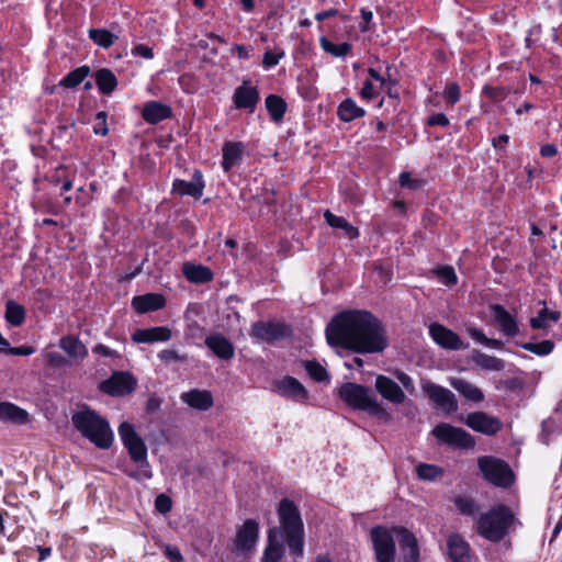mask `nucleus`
I'll list each match as a JSON object with an SVG mask.
<instances>
[{"instance_id":"nucleus-14","label":"nucleus","mask_w":562,"mask_h":562,"mask_svg":"<svg viewBox=\"0 0 562 562\" xmlns=\"http://www.w3.org/2000/svg\"><path fill=\"white\" fill-rule=\"evenodd\" d=\"M273 392L294 402H303L307 398V391L304 385L290 375L276 381L273 383Z\"/></svg>"},{"instance_id":"nucleus-48","label":"nucleus","mask_w":562,"mask_h":562,"mask_svg":"<svg viewBox=\"0 0 562 562\" xmlns=\"http://www.w3.org/2000/svg\"><path fill=\"white\" fill-rule=\"evenodd\" d=\"M440 283L445 285H454L458 282V277L454 269L450 266H443L435 271Z\"/></svg>"},{"instance_id":"nucleus-38","label":"nucleus","mask_w":562,"mask_h":562,"mask_svg":"<svg viewBox=\"0 0 562 562\" xmlns=\"http://www.w3.org/2000/svg\"><path fill=\"white\" fill-rule=\"evenodd\" d=\"M5 321L14 326H21L25 319V308L13 300L5 303Z\"/></svg>"},{"instance_id":"nucleus-32","label":"nucleus","mask_w":562,"mask_h":562,"mask_svg":"<svg viewBox=\"0 0 562 562\" xmlns=\"http://www.w3.org/2000/svg\"><path fill=\"white\" fill-rule=\"evenodd\" d=\"M58 346L71 358L83 359L88 355L86 346L72 335L61 337Z\"/></svg>"},{"instance_id":"nucleus-44","label":"nucleus","mask_w":562,"mask_h":562,"mask_svg":"<svg viewBox=\"0 0 562 562\" xmlns=\"http://www.w3.org/2000/svg\"><path fill=\"white\" fill-rule=\"evenodd\" d=\"M304 368L308 375L316 382H323L328 380V373L326 369L315 360L305 361Z\"/></svg>"},{"instance_id":"nucleus-37","label":"nucleus","mask_w":562,"mask_h":562,"mask_svg":"<svg viewBox=\"0 0 562 562\" xmlns=\"http://www.w3.org/2000/svg\"><path fill=\"white\" fill-rule=\"evenodd\" d=\"M561 317L558 311H549L547 307L541 308L537 316L530 319V326L533 329H547L551 323H557Z\"/></svg>"},{"instance_id":"nucleus-42","label":"nucleus","mask_w":562,"mask_h":562,"mask_svg":"<svg viewBox=\"0 0 562 562\" xmlns=\"http://www.w3.org/2000/svg\"><path fill=\"white\" fill-rule=\"evenodd\" d=\"M519 346L524 350L530 351L540 357L550 355L554 349V342L549 339L542 340L540 342H522Z\"/></svg>"},{"instance_id":"nucleus-40","label":"nucleus","mask_w":562,"mask_h":562,"mask_svg":"<svg viewBox=\"0 0 562 562\" xmlns=\"http://www.w3.org/2000/svg\"><path fill=\"white\" fill-rule=\"evenodd\" d=\"M90 68L88 66H80L74 70H71L69 74H67L60 81L59 86L65 88H76L79 86L86 77L89 75Z\"/></svg>"},{"instance_id":"nucleus-25","label":"nucleus","mask_w":562,"mask_h":562,"mask_svg":"<svg viewBox=\"0 0 562 562\" xmlns=\"http://www.w3.org/2000/svg\"><path fill=\"white\" fill-rule=\"evenodd\" d=\"M180 398L190 407L199 411H207L213 406V396L211 392L206 390H191L182 393Z\"/></svg>"},{"instance_id":"nucleus-17","label":"nucleus","mask_w":562,"mask_h":562,"mask_svg":"<svg viewBox=\"0 0 562 562\" xmlns=\"http://www.w3.org/2000/svg\"><path fill=\"white\" fill-rule=\"evenodd\" d=\"M259 536V525L254 519H247L238 529L235 548L238 552H247L255 548Z\"/></svg>"},{"instance_id":"nucleus-36","label":"nucleus","mask_w":562,"mask_h":562,"mask_svg":"<svg viewBox=\"0 0 562 562\" xmlns=\"http://www.w3.org/2000/svg\"><path fill=\"white\" fill-rule=\"evenodd\" d=\"M265 104L273 122L282 121L286 111V103L281 97L269 94L266 98Z\"/></svg>"},{"instance_id":"nucleus-50","label":"nucleus","mask_w":562,"mask_h":562,"mask_svg":"<svg viewBox=\"0 0 562 562\" xmlns=\"http://www.w3.org/2000/svg\"><path fill=\"white\" fill-rule=\"evenodd\" d=\"M158 358L165 363L171 362H183L187 360V356L180 355L173 349H164L158 353Z\"/></svg>"},{"instance_id":"nucleus-63","label":"nucleus","mask_w":562,"mask_h":562,"mask_svg":"<svg viewBox=\"0 0 562 562\" xmlns=\"http://www.w3.org/2000/svg\"><path fill=\"white\" fill-rule=\"evenodd\" d=\"M361 18H362L363 22L360 23V30L362 32H367L369 30L368 24L372 21L373 14H372L371 11L362 9L361 10Z\"/></svg>"},{"instance_id":"nucleus-43","label":"nucleus","mask_w":562,"mask_h":562,"mask_svg":"<svg viewBox=\"0 0 562 562\" xmlns=\"http://www.w3.org/2000/svg\"><path fill=\"white\" fill-rule=\"evenodd\" d=\"M457 509L464 516H475L479 512V505L469 496H458L454 499Z\"/></svg>"},{"instance_id":"nucleus-12","label":"nucleus","mask_w":562,"mask_h":562,"mask_svg":"<svg viewBox=\"0 0 562 562\" xmlns=\"http://www.w3.org/2000/svg\"><path fill=\"white\" fill-rule=\"evenodd\" d=\"M290 334V327L281 322H256L250 330L251 337L267 342L282 339Z\"/></svg>"},{"instance_id":"nucleus-1","label":"nucleus","mask_w":562,"mask_h":562,"mask_svg":"<svg viewBox=\"0 0 562 562\" xmlns=\"http://www.w3.org/2000/svg\"><path fill=\"white\" fill-rule=\"evenodd\" d=\"M330 346L342 347L357 353H380L389 346L382 322L368 311H345L333 317L326 327Z\"/></svg>"},{"instance_id":"nucleus-19","label":"nucleus","mask_w":562,"mask_h":562,"mask_svg":"<svg viewBox=\"0 0 562 562\" xmlns=\"http://www.w3.org/2000/svg\"><path fill=\"white\" fill-rule=\"evenodd\" d=\"M248 83V81H244L241 86L235 89L233 102L236 109H245L252 113L259 101V92L256 87Z\"/></svg>"},{"instance_id":"nucleus-64","label":"nucleus","mask_w":562,"mask_h":562,"mask_svg":"<svg viewBox=\"0 0 562 562\" xmlns=\"http://www.w3.org/2000/svg\"><path fill=\"white\" fill-rule=\"evenodd\" d=\"M166 554L171 561L180 562L182 560V555L176 547L168 546L166 548Z\"/></svg>"},{"instance_id":"nucleus-6","label":"nucleus","mask_w":562,"mask_h":562,"mask_svg":"<svg viewBox=\"0 0 562 562\" xmlns=\"http://www.w3.org/2000/svg\"><path fill=\"white\" fill-rule=\"evenodd\" d=\"M340 398L355 409L366 411L370 415L389 419L390 414L370 390L361 384L347 382L339 389Z\"/></svg>"},{"instance_id":"nucleus-29","label":"nucleus","mask_w":562,"mask_h":562,"mask_svg":"<svg viewBox=\"0 0 562 562\" xmlns=\"http://www.w3.org/2000/svg\"><path fill=\"white\" fill-rule=\"evenodd\" d=\"M182 273L192 283H206L213 280L212 271L202 265L186 262L182 266Z\"/></svg>"},{"instance_id":"nucleus-51","label":"nucleus","mask_w":562,"mask_h":562,"mask_svg":"<svg viewBox=\"0 0 562 562\" xmlns=\"http://www.w3.org/2000/svg\"><path fill=\"white\" fill-rule=\"evenodd\" d=\"M93 132L97 135L105 136L109 132L106 125V113L101 111L95 114Z\"/></svg>"},{"instance_id":"nucleus-22","label":"nucleus","mask_w":562,"mask_h":562,"mask_svg":"<svg viewBox=\"0 0 562 562\" xmlns=\"http://www.w3.org/2000/svg\"><path fill=\"white\" fill-rule=\"evenodd\" d=\"M204 344L222 360H231L235 355L234 345L223 334L216 333L207 336Z\"/></svg>"},{"instance_id":"nucleus-41","label":"nucleus","mask_w":562,"mask_h":562,"mask_svg":"<svg viewBox=\"0 0 562 562\" xmlns=\"http://www.w3.org/2000/svg\"><path fill=\"white\" fill-rule=\"evenodd\" d=\"M319 45L324 52L330 54L334 57H344L349 54L352 48V46L347 42L336 45L325 36L319 38Z\"/></svg>"},{"instance_id":"nucleus-24","label":"nucleus","mask_w":562,"mask_h":562,"mask_svg":"<svg viewBox=\"0 0 562 562\" xmlns=\"http://www.w3.org/2000/svg\"><path fill=\"white\" fill-rule=\"evenodd\" d=\"M493 316L498 324L501 331L509 337H514L519 333L516 318L502 305H492Z\"/></svg>"},{"instance_id":"nucleus-39","label":"nucleus","mask_w":562,"mask_h":562,"mask_svg":"<svg viewBox=\"0 0 562 562\" xmlns=\"http://www.w3.org/2000/svg\"><path fill=\"white\" fill-rule=\"evenodd\" d=\"M89 38L97 45L103 48L111 47L114 42L119 38L117 35L105 29H90Z\"/></svg>"},{"instance_id":"nucleus-53","label":"nucleus","mask_w":562,"mask_h":562,"mask_svg":"<svg viewBox=\"0 0 562 562\" xmlns=\"http://www.w3.org/2000/svg\"><path fill=\"white\" fill-rule=\"evenodd\" d=\"M44 358H45V362L49 367L59 368V367H63V366H65L67 363L66 358L61 353L55 352V351L46 352L44 355Z\"/></svg>"},{"instance_id":"nucleus-55","label":"nucleus","mask_w":562,"mask_h":562,"mask_svg":"<svg viewBox=\"0 0 562 562\" xmlns=\"http://www.w3.org/2000/svg\"><path fill=\"white\" fill-rule=\"evenodd\" d=\"M132 55L133 56H139L145 59H153L154 58V52L153 48L144 45V44H137L132 48Z\"/></svg>"},{"instance_id":"nucleus-45","label":"nucleus","mask_w":562,"mask_h":562,"mask_svg":"<svg viewBox=\"0 0 562 562\" xmlns=\"http://www.w3.org/2000/svg\"><path fill=\"white\" fill-rule=\"evenodd\" d=\"M482 94L488 98L492 102L498 103L504 101L508 97L509 89L505 87L486 85L482 89Z\"/></svg>"},{"instance_id":"nucleus-54","label":"nucleus","mask_w":562,"mask_h":562,"mask_svg":"<svg viewBox=\"0 0 562 562\" xmlns=\"http://www.w3.org/2000/svg\"><path fill=\"white\" fill-rule=\"evenodd\" d=\"M155 507L161 514H167L171 510L172 502L166 494H159L155 499Z\"/></svg>"},{"instance_id":"nucleus-15","label":"nucleus","mask_w":562,"mask_h":562,"mask_svg":"<svg viewBox=\"0 0 562 562\" xmlns=\"http://www.w3.org/2000/svg\"><path fill=\"white\" fill-rule=\"evenodd\" d=\"M429 335L436 344L445 349L460 350L468 347V345H463L459 335L438 323L429 326Z\"/></svg>"},{"instance_id":"nucleus-5","label":"nucleus","mask_w":562,"mask_h":562,"mask_svg":"<svg viewBox=\"0 0 562 562\" xmlns=\"http://www.w3.org/2000/svg\"><path fill=\"white\" fill-rule=\"evenodd\" d=\"M119 435L131 459L138 464L136 472L130 473V476L137 481L151 479L153 473L147 460V447L133 425L127 422L122 423L119 427Z\"/></svg>"},{"instance_id":"nucleus-31","label":"nucleus","mask_w":562,"mask_h":562,"mask_svg":"<svg viewBox=\"0 0 562 562\" xmlns=\"http://www.w3.org/2000/svg\"><path fill=\"white\" fill-rule=\"evenodd\" d=\"M471 359L477 367L486 371L498 372L505 368V362L502 359L486 355L480 350H473Z\"/></svg>"},{"instance_id":"nucleus-59","label":"nucleus","mask_w":562,"mask_h":562,"mask_svg":"<svg viewBox=\"0 0 562 562\" xmlns=\"http://www.w3.org/2000/svg\"><path fill=\"white\" fill-rule=\"evenodd\" d=\"M467 331L472 339H474L475 341H477L484 346L486 345L488 337H486V335L482 330H480L475 327H470V328H468Z\"/></svg>"},{"instance_id":"nucleus-35","label":"nucleus","mask_w":562,"mask_h":562,"mask_svg":"<svg viewBox=\"0 0 562 562\" xmlns=\"http://www.w3.org/2000/svg\"><path fill=\"white\" fill-rule=\"evenodd\" d=\"M324 218L330 227L342 229L349 238L353 239L359 236L358 229L353 227L345 217L337 216L330 211H326L324 213Z\"/></svg>"},{"instance_id":"nucleus-3","label":"nucleus","mask_w":562,"mask_h":562,"mask_svg":"<svg viewBox=\"0 0 562 562\" xmlns=\"http://www.w3.org/2000/svg\"><path fill=\"white\" fill-rule=\"evenodd\" d=\"M394 536L397 537L400 546L407 550L404 562H418L419 550L415 536L404 527L387 528L375 526L370 530V540L374 550L376 562H395L396 546Z\"/></svg>"},{"instance_id":"nucleus-47","label":"nucleus","mask_w":562,"mask_h":562,"mask_svg":"<svg viewBox=\"0 0 562 562\" xmlns=\"http://www.w3.org/2000/svg\"><path fill=\"white\" fill-rule=\"evenodd\" d=\"M416 473L420 480L432 481L442 474V470L432 464L420 463L416 468Z\"/></svg>"},{"instance_id":"nucleus-4","label":"nucleus","mask_w":562,"mask_h":562,"mask_svg":"<svg viewBox=\"0 0 562 562\" xmlns=\"http://www.w3.org/2000/svg\"><path fill=\"white\" fill-rule=\"evenodd\" d=\"M75 428L100 449H109L113 442V431L106 419L94 411L85 408L71 417Z\"/></svg>"},{"instance_id":"nucleus-20","label":"nucleus","mask_w":562,"mask_h":562,"mask_svg":"<svg viewBox=\"0 0 562 562\" xmlns=\"http://www.w3.org/2000/svg\"><path fill=\"white\" fill-rule=\"evenodd\" d=\"M447 554L451 562H470V544L462 536L452 533L447 539Z\"/></svg>"},{"instance_id":"nucleus-34","label":"nucleus","mask_w":562,"mask_h":562,"mask_svg":"<svg viewBox=\"0 0 562 562\" xmlns=\"http://www.w3.org/2000/svg\"><path fill=\"white\" fill-rule=\"evenodd\" d=\"M94 77L95 85L102 93L110 94L115 90L117 80L111 70L102 68L95 72Z\"/></svg>"},{"instance_id":"nucleus-13","label":"nucleus","mask_w":562,"mask_h":562,"mask_svg":"<svg viewBox=\"0 0 562 562\" xmlns=\"http://www.w3.org/2000/svg\"><path fill=\"white\" fill-rule=\"evenodd\" d=\"M136 386V380L128 372H115L101 383V390L112 396L131 394Z\"/></svg>"},{"instance_id":"nucleus-27","label":"nucleus","mask_w":562,"mask_h":562,"mask_svg":"<svg viewBox=\"0 0 562 562\" xmlns=\"http://www.w3.org/2000/svg\"><path fill=\"white\" fill-rule=\"evenodd\" d=\"M245 146L240 142H226L223 146L222 168L225 172H229L243 157Z\"/></svg>"},{"instance_id":"nucleus-18","label":"nucleus","mask_w":562,"mask_h":562,"mask_svg":"<svg viewBox=\"0 0 562 562\" xmlns=\"http://www.w3.org/2000/svg\"><path fill=\"white\" fill-rule=\"evenodd\" d=\"M204 187L205 183L202 172L194 170L191 181L175 179L172 182V192L181 196L189 195L198 200L202 196Z\"/></svg>"},{"instance_id":"nucleus-11","label":"nucleus","mask_w":562,"mask_h":562,"mask_svg":"<svg viewBox=\"0 0 562 562\" xmlns=\"http://www.w3.org/2000/svg\"><path fill=\"white\" fill-rule=\"evenodd\" d=\"M464 424L472 430L486 436H494L503 428V422L498 417L482 411L468 414Z\"/></svg>"},{"instance_id":"nucleus-26","label":"nucleus","mask_w":562,"mask_h":562,"mask_svg":"<svg viewBox=\"0 0 562 562\" xmlns=\"http://www.w3.org/2000/svg\"><path fill=\"white\" fill-rule=\"evenodd\" d=\"M449 383L456 391H458L465 400L470 402L481 403L485 398L484 393L480 387L464 379L450 378Z\"/></svg>"},{"instance_id":"nucleus-60","label":"nucleus","mask_w":562,"mask_h":562,"mask_svg":"<svg viewBox=\"0 0 562 562\" xmlns=\"http://www.w3.org/2000/svg\"><path fill=\"white\" fill-rule=\"evenodd\" d=\"M361 97L364 98V99H373L376 94V91H375V88L373 86V83L371 81H366L363 83V87L361 89V92H360Z\"/></svg>"},{"instance_id":"nucleus-28","label":"nucleus","mask_w":562,"mask_h":562,"mask_svg":"<svg viewBox=\"0 0 562 562\" xmlns=\"http://www.w3.org/2000/svg\"><path fill=\"white\" fill-rule=\"evenodd\" d=\"M172 112L170 106L157 101L147 102L142 111L143 119L149 124H158L159 122L169 119Z\"/></svg>"},{"instance_id":"nucleus-8","label":"nucleus","mask_w":562,"mask_h":562,"mask_svg":"<svg viewBox=\"0 0 562 562\" xmlns=\"http://www.w3.org/2000/svg\"><path fill=\"white\" fill-rule=\"evenodd\" d=\"M477 465L484 479L495 486L508 487L514 482L512 469L501 459L484 456L479 458Z\"/></svg>"},{"instance_id":"nucleus-58","label":"nucleus","mask_w":562,"mask_h":562,"mask_svg":"<svg viewBox=\"0 0 562 562\" xmlns=\"http://www.w3.org/2000/svg\"><path fill=\"white\" fill-rule=\"evenodd\" d=\"M395 378L400 381V383L403 385V387H405L406 390H413V380L412 378L405 373L404 371H400L397 370L395 373H394Z\"/></svg>"},{"instance_id":"nucleus-61","label":"nucleus","mask_w":562,"mask_h":562,"mask_svg":"<svg viewBox=\"0 0 562 562\" xmlns=\"http://www.w3.org/2000/svg\"><path fill=\"white\" fill-rule=\"evenodd\" d=\"M400 184L404 188H416L417 187V180L412 179L411 175L408 172H402L400 175Z\"/></svg>"},{"instance_id":"nucleus-23","label":"nucleus","mask_w":562,"mask_h":562,"mask_svg":"<svg viewBox=\"0 0 562 562\" xmlns=\"http://www.w3.org/2000/svg\"><path fill=\"white\" fill-rule=\"evenodd\" d=\"M166 299L160 293H147L144 295L134 296L132 300L133 308L139 313L145 314L164 308Z\"/></svg>"},{"instance_id":"nucleus-33","label":"nucleus","mask_w":562,"mask_h":562,"mask_svg":"<svg viewBox=\"0 0 562 562\" xmlns=\"http://www.w3.org/2000/svg\"><path fill=\"white\" fill-rule=\"evenodd\" d=\"M364 109L358 106L350 98L344 100L337 110V115L342 122H351L358 117L364 116Z\"/></svg>"},{"instance_id":"nucleus-57","label":"nucleus","mask_w":562,"mask_h":562,"mask_svg":"<svg viewBox=\"0 0 562 562\" xmlns=\"http://www.w3.org/2000/svg\"><path fill=\"white\" fill-rule=\"evenodd\" d=\"M92 351L97 355L109 357V358H119L120 353L116 350L109 348L103 344H98L93 347Z\"/></svg>"},{"instance_id":"nucleus-30","label":"nucleus","mask_w":562,"mask_h":562,"mask_svg":"<svg viewBox=\"0 0 562 562\" xmlns=\"http://www.w3.org/2000/svg\"><path fill=\"white\" fill-rule=\"evenodd\" d=\"M0 420L12 422L15 424H25L29 420V414L25 409L9 403H0Z\"/></svg>"},{"instance_id":"nucleus-9","label":"nucleus","mask_w":562,"mask_h":562,"mask_svg":"<svg viewBox=\"0 0 562 562\" xmlns=\"http://www.w3.org/2000/svg\"><path fill=\"white\" fill-rule=\"evenodd\" d=\"M441 443L458 449H471L474 447V438L464 429L447 423L438 424L431 431Z\"/></svg>"},{"instance_id":"nucleus-49","label":"nucleus","mask_w":562,"mask_h":562,"mask_svg":"<svg viewBox=\"0 0 562 562\" xmlns=\"http://www.w3.org/2000/svg\"><path fill=\"white\" fill-rule=\"evenodd\" d=\"M443 98L446 101L453 105L460 101L461 90L457 82H451L446 86Z\"/></svg>"},{"instance_id":"nucleus-2","label":"nucleus","mask_w":562,"mask_h":562,"mask_svg":"<svg viewBox=\"0 0 562 562\" xmlns=\"http://www.w3.org/2000/svg\"><path fill=\"white\" fill-rule=\"evenodd\" d=\"M279 527L268 530V543L261 562H280L284 554V546L289 557L297 562L304 555V524L301 513L293 501L283 498L278 506Z\"/></svg>"},{"instance_id":"nucleus-7","label":"nucleus","mask_w":562,"mask_h":562,"mask_svg":"<svg viewBox=\"0 0 562 562\" xmlns=\"http://www.w3.org/2000/svg\"><path fill=\"white\" fill-rule=\"evenodd\" d=\"M514 519V514L508 506L497 505L480 516L477 532L492 542H499L507 535Z\"/></svg>"},{"instance_id":"nucleus-46","label":"nucleus","mask_w":562,"mask_h":562,"mask_svg":"<svg viewBox=\"0 0 562 562\" xmlns=\"http://www.w3.org/2000/svg\"><path fill=\"white\" fill-rule=\"evenodd\" d=\"M284 56L285 52L280 47H274L273 50H266L262 57L263 68L270 69L277 66Z\"/></svg>"},{"instance_id":"nucleus-62","label":"nucleus","mask_w":562,"mask_h":562,"mask_svg":"<svg viewBox=\"0 0 562 562\" xmlns=\"http://www.w3.org/2000/svg\"><path fill=\"white\" fill-rule=\"evenodd\" d=\"M558 154L557 146L553 144H546L540 148V155L546 158L554 157Z\"/></svg>"},{"instance_id":"nucleus-16","label":"nucleus","mask_w":562,"mask_h":562,"mask_svg":"<svg viewBox=\"0 0 562 562\" xmlns=\"http://www.w3.org/2000/svg\"><path fill=\"white\" fill-rule=\"evenodd\" d=\"M374 387L384 400L392 404L400 405L406 400L402 387L386 375L379 374L375 378Z\"/></svg>"},{"instance_id":"nucleus-52","label":"nucleus","mask_w":562,"mask_h":562,"mask_svg":"<svg viewBox=\"0 0 562 562\" xmlns=\"http://www.w3.org/2000/svg\"><path fill=\"white\" fill-rule=\"evenodd\" d=\"M0 351L13 356H31L35 352V349L31 346L10 347L9 345L8 347L0 346Z\"/></svg>"},{"instance_id":"nucleus-56","label":"nucleus","mask_w":562,"mask_h":562,"mask_svg":"<svg viewBox=\"0 0 562 562\" xmlns=\"http://www.w3.org/2000/svg\"><path fill=\"white\" fill-rule=\"evenodd\" d=\"M449 119L443 113H435L430 115L427 120V124L429 126H442L446 127L449 125Z\"/></svg>"},{"instance_id":"nucleus-21","label":"nucleus","mask_w":562,"mask_h":562,"mask_svg":"<svg viewBox=\"0 0 562 562\" xmlns=\"http://www.w3.org/2000/svg\"><path fill=\"white\" fill-rule=\"evenodd\" d=\"M172 331L167 326L136 329L132 334L135 344H155L170 340Z\"/></svg>"},{"instance_id":"nucleus-10","label":"nucleus","mask_w":562,"mask_h":562,"mask_svg":"<svg viewBox=\"0 0 562 562\" xmlns=\"http://www.w3.org/2000/svg\"><path fill=\"white\" fill-rule=\"evenodd\" d=\"M420 387L429 401L445 413L452 414L458 411V401L456 395L449 389L429 380H423Z\"/></svg>"}]
</instances>
